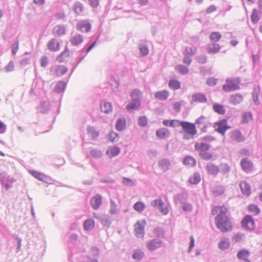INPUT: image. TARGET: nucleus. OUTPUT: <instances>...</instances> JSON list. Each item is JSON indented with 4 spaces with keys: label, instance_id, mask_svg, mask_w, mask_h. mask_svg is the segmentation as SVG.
Returning a JSON list of instances; mask_svg holds the SVG:
<instances>
[{
    "label": "nucleus",
    "instance_id": "f257e3e1",
    "mask_svg": "<svg viewBox=\"0 0 262 262\" xmlns=\"http://www.w3.org/2000/svg\"><path fill=\"white\" fill-rule=\"evenodd\" d=\"M212 213L213 215L218 214L215 221L216 227L222 232H228L232 230V224L230 219L227 216V209L225 206L215 207L213 208Z\"/></svg>",
    "mask_w": 262,
    "mask_h": 262
},
{
    "label": "nucleus",
    "instance_id": "f03ea898",
    "mask_svg": "<svg viewBox=\"0 0 262 262\" xmlns=\"http://www.w3.org/2000/svg\"><path fill=\"white\" fill-rule=\"evenodd\" d=\"M181 126L185 133L183 137L185 139H193L197 134L196 126L194 123L182 121Z\"/></svg>",
    "mask_w": 262,
    "mask_h": 262
},
{
    "label": "nucleus",
    "instance_id": "7ed1b4c3",
    "mask_svg": "<svg viewBox=\"0 0 262 262\" xmlns=\"http://www.w3.org/2000/svg\"><path fill=\"white\" fill-rule=\"evenodd\" d=\"M241 83V79L238 77L234 78H227L226 84L222 86L223 90L225 92H230L237 91L240 89L239 84Z\"/></svg>",
    "mask_w": 262,
    "mask_h": 262
},
{
    "label": "nucleus",
    "instance_id": "20e7f679",
    "mask_svg": "<svg viewBox=\"0 0 262 262\" xmlns=\"http://www.w3.org/2000/svg\"><path fill=\"white\" fill-rule=\"evenodd\" d=\"M213 127L215 128V132L220 133L222 136H224L226 130L230 128V126L227 125V121L225 119L215 122Z\"/></svg>",
    "mask_w": 262,
    "mask_h": 262
},
{
    "label": "nucleus",
    "instance_id": "39448f33",
    "mask_svg": "<svg viewBox=\"0 0 262 262\" xmlns=\"http://www.w3.org/2000/svg\"><path fill=\"white\" fill-rule=\"evenodd\" d=\"M242 227L248 231L253 230L255 228V222L250 215H246L241 222Z\"/></svg>",
    "mask_w": 262,
    "mask_h": 262
},
{
    "label": "nucleus",
    "instance_id": "423d86ee",
    "mask_svg": "<svg viewBox=\"0 0 262 262\" xmlns=\"http://www.w3.org/2000/svg\"><path fill=\"white\" fill-rule=\"evenodd\" d=\"M76 29L82 32H88L91 29V24L88 20H80L76 24Z\"/></svg>",
    "mask_w": 262,
    "mask_h": 262
},
{
    "label": "nucleus",
    "instance_id": "0eeeda50",
    "mask_svg": "<svg viewBox=\"0 0 262 262\" xmlns=\"http://www.w3.org/2000/svg\"><path fill=\"white\" fill-rule=\"evenodd\" d=\"M162 241L159 238H154L148 241L146 247L149 251H154L162 246Z\"/></svg>",
    "mask_w": 262,
    "mask_h": 262
},
{
    "label": "nucleus",
    "instance_id": "6e6552de",
    "mask_svg": "<svg viewBox=\"0 0 262 262\" xmlns=\"http://www.w3.org/2000/svg\"><path fill=\"white\" fill-rule=\"evenodd\" d=\"M240 164L242 169L245 172L248 173L252 169L253 163L247 158H243L241 161Z\"/></svg>",
    "mask_w": 262,
    "mask_h": 262
},
{
    "label": "nucleus",
    "instance_id": "1a4fd4ad",
    "mask_svg": "<svg viewBox=\"0 0 262 262\" xmlns=\"http://www.w3.org/2000/svg\"><path fill=\"white\" fill-rule=\"evenodd\" d=\"M230 137L231 140L238 143L242 142L245 141L244 137L243 136L241 132L238 129H235L231 132L230 133Z\"/></svg>",
    "mask_w": 262,
    "mask_h": 262
},
{
    "label": "nucleus",
    "instance_id": "9d476101",
    "mask_svg": "<svg viewBox=\"0 0 262 262\" xmlns=\"http://www.w3.org/2000/svg\"><path fill=\"white\" fill-rule=\"evenodd\" d=\"M188 194L185 193H180L174 195L173 200L176 205L185 204L187 201Z\"/></svg>",
    "mask_w": 262,
    "mask_h": 262
},
{
    "label": "nucleus",
    "instance_id": "9b49d317",
    "mask_svg": "<svg viewBox=\"0 0 262 262\" xmlns=\"http://www.w3.org/2000/svg\"><path fill=\"white\" fill-rule=\"evenodd\" d=\"M102 204V197L101 195L97 194L94 196L91 200V205L94 210H97L99 208Z\"/></svg>",
    "mask_w": 262,
    "mask_h": 262
},
{
    "label": "nucleus",
    "instance_id": "f8f14e48",
    "mask_svg": "<svg viewBox=\"0 0 262 262\" xmlns=\"http://www.w3.org/2000/svg\"><path fill=\"white\" fill-rule=\"evenodd\" d=\"M206 169L209 174L213 176H216L220 172L219 166L211 162H209L207 164Z\"/></svg>",
    "mask_w": 262,
    "mask_h": 262
},
{
    "label": "nucleus",
    "instance_id": "ddd939ff",
    "mask_svg": "<svg viewBox=\"0 0 262 262\" xmlns=\"http://www.w3.org/2000/svg\"><path fill=\"white\" fill-rule=\"evenodd\" d=\"M171 165L169 159L167 158H163L158 162L159 167L164 172L167 171Z\"/></svg>",
    "mask_w": 262,
    "mask_h": 262
},
{
    "label": "nucleus",
    "instance_id": "4468645a",
    "mask_svg": "<svg viewBox=\"0 0 262 262\" xmlns=\"http://www.w3.org/2000/svg\"><path fill=\"white\" fill-rule=\"evenodd\" d=\"M239 187L242 193L245 195L249 196L251 193V186L246 181H242L239 183Z\"/></svg>",
    "mask_w": 262,
    "mask_h": 262
},
{
    "label": "nucleus",
    "instance_id": "2eb2a0df",
    "mask_svg": "<svg viewBox=\"0 0 262 262\" xmlns=\"http://www.w3.org/2000/svg\"><path fill=\"white\" fill-rule=\"evenodd\" d=\"M221 47L219 44L215 42L209 43L206 46V50L209 54H216L220 50Z\"/></svg>",
    "mask_w": 262,
    "mask_h": 262
},
{
    "label": "nucleus",
    "instance_id": "dca6fc26",
    "mask_svg": "<svg viewBox=\"0 0 262 262\" xmlns=\"http://www.w3.org/2000/svg\"><path fill=\"white\" fill-rule=\"evenodd\" d=\"M135 232L138 237H143L144 235V227L139 221L135 225Z\"/></svg>",
    "mask_w": 262,
    "mask_h": 262
},
{
    "label": "nucleus",
    "instance_id": "f3484780",
    "mask_svg": "<svg viewBox=\"0 0 262 262\" xmlns=\"http://www.w3.org/2000/svg\"><path fill=\"white\" fill-rule=\"evenodd\" d=\"M48 49L51 52H56L59 50V43L55 38H53L48 42Z\"/></svg>",
    "mask_w": 262,
    "mask_h": 262
},
{
    "label": "nucleus",
    "instance_id": "a211bd4d",
    "mask_svg": "<svg viewBox=\"0 0 262 262\" xmlns=\"http://www.w3.org/2000/svg\"><path fill=\"white\" fill-rule=\"evenodd\" d=\"M243 100V96L239 93L232 95L229 98L230 102L235 105L240 103Z\"/></svg>",
    "mask_w": 262,
    "mask_h": 262
},
{
    "label": "nucleus",
    "instance_id": "6ab92c4d",
    "mask_svg": "<svg viewBox=\"0 0 262 262\" xmlns=\"http://www.w3.org/2000/svg\"><path fill=\"white\" fill-rule=\"evenodd\" d=\"M66 29L64 25H59L54 27L53 34L55 36H60L66 34Z\"/></svg>",
    "mask_w": 262,
    "mask_h": 262
},
{
    "label": "nucleus",
    "instance_id": "aec40b11",
    "mask_svg": "<svg viewBox=\"0 0 262 262\" xmlns=\"http://www.w3.org/2000/svg\"><path fill=\"white\" fill-rule=\"evenodd\" d=\"M120 152V148L117 146L110 147L106 151V154L110 157L113 158L118 156Z\"/></svg>",
    "mask_w": 262,
    "mask_h": 262
},
{
    "label": "nucleus",
    "instance_id": "412c9836",
    "mask_svg": "<svg viewBox=\"0 0 262 262\" xmlns=\"http://www.w3.org/2000/svg\"><path fill=\"white\" fill-rule=\"evenodd\" d=\"M156 135L158 138L162 139L168 137L170 135V132L166 128H162L157 130Z\"/></svg>",
    "mask_w": 262,
    "mask_h": 262
},
{
    "label": "nucleus",
    "instance_id": "4be33fe9",
    "mask_svg": "<svg viewBox=\"0 0 262 262\" xmlns=\"http://www.w3.org/2000/svg\"><path fill=\"white\" fill-rule=\"evenodd\" d=\"M126 127V119L124 118H119L117 120L116 123V128L119 132H122L125 129Z\"/></svg>",
    "mask_w": 262,
    "mask_h": 262
},
{
    "label": "nucleus",
    "instance_id": "5701e85b",
    "mask_svg": "<svg viewBox=\"0 0 262 262\" xmlns=\"http://www.w3.org/2000/svg\"><path fill=\"white\" fill-rule=\"evenodd\" d=\"M94 216L95 217L98 218L101 223V224L105 227L108 228L112 223V220L111 217L108 215H103L99 217H97L95 216V213H94Z\"/></svg>",
    "mask_w": 262,
    "mask_h": 262
},
{
    "label": "nucleus",
    "instance_id": "b1692460",
    "mask_svg": "<svg viewBox=\"0 0 262 262\" xmlns=\"http://www.w3.org/2000/svg\"><path fill=\"white\" fill-rule=\"evenodd\" d=\"M169 95V92L166 90H164L157 92L155 93L154 96L157 99L164 101L168 98Z\"/></svg>",
    "mask_w": 262,
    "mask_h": 262
},
{
    "label": "nucleus",
    "instance_id": "393cba45",
    "mask_svg": "<svg viewBox=\"0 0 262 262\" xmlns=\"http://www.w3.org/2000/svg\"><path fill=\"white\" fill-rule=\"evenodd\" d=\"M73 10L76 15H80L84 11V6L81 3L76 1L73 6Z\"/></svg>",
    "mask_w": 262,
    "mask_h": 262
},
{
    "label": "nucleus",
    "instance_id": "a878e982",
    "mask_svg": "<svg viewBox=\"0 0 262 262\" xmlns=\"http://www.w3.org/2000/svg\"><path fill=\"white\" fill-rule=\"evenodd\" d=\"M211 146L204 142L196 143L194 145L195 149L197 151H206L210 149Z\"/></svg>",
    "mask_w": 262,
    "mask_h": 262
},
{
    "label": "nucleus",
    "instance_id": "bb28decb",
    "mask_svg": "<svg viewBox=\"0 0 262 262\" xmlns=\"http://www.w3.org/2000/svg\"><path fill=\"white\" fill-rule=\"evenodd\" d=\"M192 100L194 102L206 103L207 101L206 96L202 93L194 94L192 96Z\"/></svg>",
    "mask_w": 262,
    "mask_h": 262
},
{
    "label": "nucleus",
    "instance_id": "cd10ccee",
    "mask_svg": "<svg viewBox=\"0 0 262 262\" xmlns=\"http://www.w3.org/2000/svg\"><path fill=\"white\" fill-rule=\"evenodd\" d=\"M141 105V102L139 100H132L126 106L127 111L130 112L138 108Z\"/></svg>",
    "mask_w": 262,
    "mask_h": 262
},
{
    "label": "nucleus",
    "instance_id": "c85d7f7f",
    "mask_svg": "<svg viewBox=\"0 0 262 262\" xmlns=\"http://www.w3.org/2000/svg\"><path fill=\"white\" fill-rule=\"evenodd\" d=\"M182 121L178 120H164L162 123L165 126H169L172 127L181 126Z\"/></svg>",
    "mask_w": 262,
    "mask_h": 262
},
{
    "label": "nucleus",
    "instance_id": "c756f323",
    "mask_svg": "<svg viewBox=\"0 0 262 262\" xmlns=\"http://www.w3.org/2000/svg\"><path fill=\"white\" fill-rule=\"evenodd\" d=\"M83 40V37L81 34H76L72 36L70 39V42L73 46H77L80 45Z\"/></svg>",
    "mask_w": 262,
    "mask_h": 262
},
{
    "label": "nucleus",
    "instance_id": "7c9ffc66",
    "mask_svg": "<svg viewBox=\"0 0 262 262\" xmlns=\"http://www.w3.org/2000/svg\"><path fill=\"white\" fill-rule=\"evenodd\" d=\"M144 256V251L140 249H135L134 251L133 255H132V258L134 260L139 261L143 258Z\"/></svg>",
    "mask_w": 262,
    "mask_h": 262
},
{
    "label": "nucleus",
    "instance_id": "2f4dec72",
    "mask_svg": "<svg viewBox=\"0 0 262 262\" xmlns=\"http://www.w3.org/2000/svg\"><path fill=\"white\" fill-rule=\"evenodd\" d=\"M103 155L102 151L98 149L92 148L90 151V155L94 159H100Z\"/></svg>",
    "mask_w": 262,
    "mask_h": 262
},
{
    "label": "nucleus",
    "instance_id": "473e14b6",
    "mask_svg": "<svg viewBox=\"0 0 262 262\" xmlns=\"http://www.w3.org/2000/svg\"><path fill=\"white\" fill-rule=\"evenodd\" d=\"M230 243L228 238L222 239L219 243V248L222 250H225L230 247Z\"/></svg>",
    "mask_w": 262,
    "mask_h": 262
},
{
    "label": "nucleus",
    "instance_id": "72a5a7b5",
    "mask_svg": "<svg viewBox=\"0 0 262 262\" xmlns=\"http://www.w3.org/2000/svg\"><path fill=\"white\" fill-rule=\"evenodd\" d=\"M87 132L88 134L94 140H96L99 135V132L96 130L93 126H88L87 128Z\"/></svg>",
    "mask_w": 262,
    "mask_h": 262
},
{
    "label": "nucleus",
    "instance_id": "f704fd0d",
    "mask_svg": "<svg viewBox=\"0 0 262 262\" xmlns=\"http://www.w3.org/2000/svg\"><path fill=\"white\" fill-rule=\"evenodd\" d=\"M66 87V83L63 81H58L54 88V91L57 93H61L64 92Z\"/></svg>",
    "mask_w": 262,
    "mask_h": 262
},
{
    "label": "nucleus",
    "instance_id": "c9c22d12",
    "mask_svg": "<svg viewBox=\"0 0 262 262\" xmlns=\"http://www.w3.org/2000/svg\"><path fill=\"white\" fill-rule=\"evenodd\" d=\"M95 227V222L91 219L86 220L83 223V228L85 230L89 231L93 229Z\"/></svg>",
    "mask_w": 262,
    "mask_h": 262
},
{
    "label": "nucleus",
    "instance_id": "e433bc0d",
    "mask_svg": "<svg viewBox=\"0 0 262 262\" xmlns=\"http://www.w3.org/2000/svg\"><path fill=\"white\" fill-rule=\"evenodd\" d=\"M207 123H208V120L207 118L202 115L195 120L194 124L198 128H200L204 124Z\"/></svg>",
    "mask_w": 262,
    "mask_h": 262
},
{
    "label": "nucleus",
    "instance_id": "4c0bfd02",
    "mask_svg": "<svg viewBox=\"0 0 262 262\" xmlns=\"http://www.w3.org/2000/svg\"><path fill=\"white\" fill-rule=\"evenodd\" d=\"M101 110L105 113H109L112 111V105L110 102H104L101 104Z\"/></svg>",
    "mask_w": 262,
    "mask_h": 262
},
{
    "label": "nucleus",
    "instance_id": "58836bf2",
    "mask_svg": "<svg viewBox=\"0 0 262 262\" xmlns=\"http://www.w3.org/2000/svg\"><path fill=\"white\" fill-rule=\"evenodd\" d=\"M139 49L140 51V54L142 57L147 56L149 53V49L148 46L144 43H141L139 46Z\"/></svg>",
    "mask_w": 262,
    "mask_h": 262
},
{
    "label": "nucleus",
    "instance_id": "ea45409f",
    "mask_svg": "<svg viewBox=\"0 0 262 262\" xmlns=\"http://www.w3.org/2000/svg\"><path fill=\"white\" fill-rule=\"evenodd\" d=\"M260 92V89L259 86H254L253 92H252V96L253 99V101L255 104H259V101L258 100L259 93Z\"/></svg>",
    "mask_w": 262,
    "mask_h": 262
},
{
    "label": "nucleus",
    "instance_id": "a19ab883",
    "mask_svg": "<svg viewBox=\"0 0 262 262\" xmlns=\"http://www.w3.org/2000/svg\"><path fill=\"white\" fill-rule=\"evenodd\" d=\"M222 37V34L219 32H211L209 35V39L212 42L219 41Z\"/></svg>",
    "mask_w": 262,
    "mask_h": 262
},
{
    "label": "nucleus",
    "instance_id": "79ce46f5",
    "mask_svg": "<svg viewBox=\"0 0 262 262\" xmlns=\"http://www.w3.org/2000/svg\"><path fill=\"white\" fill-rule=\"evenodd\" d=\"M130 95L132 100H139L140 101L142 97V93L139 89L133 90Z\"/></svg>",
    "mask_w": 262,
    "mask_h": 262
},
{
    "label": "nucleus",
    "instance_id": "37998d69",
    "mask_svg": "<svg viewBox=\"0 0 262 262\" xmlns=\"http://www.w3.org/2000/svg\"><path fill=\"white\" fill-rule=\"evenodd\" d=\"M168 86L173 90H176L181 88V83L177 80H170L168 83Z\"/></svg>",
    "mask_w": 262,
    "mask_h": 262
},
{
    "label": "nucleus",
    "instance_id": "c03bdc74",
    "mask_svg": "<svg viewBox=\"0 0 262 262\" xmlns=\"http://www.w3.org/2000/svg\"><path fill=\"white\" fill-rule=\"evenodd\" d=\"M220 172L223 174H227L231 170V168L227 163H222L219 166Z\"/></svg>",
    "mask_w": 262,
    "mask_h": 262
},
{
    "label": "nucleus",
    "instance_id": "a18cd8bd",
    "mask_svg": "<svg viewBox=\"0 0 262 262\" xmlns=\"http://www.w3.org/2000/svg\"><path fill=\"white\" fill-rule=\"evenodd\" d=\"M201 181L200 174L198 172H195L193 176L189 179V182L191 184H197Z\"/></svg>",
    "mask_w": 262,
    "mask_h": 262
},
{
    "label": "nucleus",
    "instance_id": "49530a36",
    "mask_svg": "<svg viewBox=\"0 0 262 262\" xmlns=\"http://www.w3.org/2000/svg\"><path fill=\"white\" fill-rule=\"evenodd\" d=\"M249 256V252L246 249L239 251L237 254V257L239 259L246 260Z\"/></svg>",
    "mask_w": 262,
    "mask_h": 262
},
{
    "label": "nucleus",
    "instance_id": "de8ad7c7",
    "mask_svg": "<svg viewBox=\"0 0 262 262\" xmlns=\"http://www.w3.org/2000/svg\"><path fill=\"white\" fill-rule=\"evenodd\" d=\"M212 191L214 195L219 196L224 193L225 188L223 186H216L213 188Z\"/></svg>",
    "mask_w": 262,
    "mask_h": 262
},
{
    "label": "nucleus",
    "instance_id": "09e8293b",
    "mask_svg": "<svg viewBox=\"0 0 262 262\" xmlns=\"http://www.w3.org/2000/svg\"><path fill=\"white\" fill-rule=\"evenodd\" d=\"M67 72V68L64 66H58L56 67L55 72L58 76H62Z\"/></svg>",
    "mask_w": 262,
    "mask_h": 262
},
{
    "label": "nucleus",
    "instance_id": "8fccbe9b",
    "mask_svg": "<svg viewBox=\"0 0 262 262\" xmlns=\"http://www.w3.org/2000/svg\"><path fill=\"white\" fill-rule=\"evenodd\" d=\"M199 155L202 159L206 161L211 160L213 158V155L207 151H200L199 152Z\"/></svg>",
    "mask_w": 262,
    "mask_h": 262
},
{
    "label": "nucleus",
    "instance_id": "3c124183",
    "mask_svg": "<svg viewBox=\"0 0 262 262\" xmlns=\"http://www.w3.org/2000/svg\"><path fill=\"white\" fill-rule=\"evenodd\" d=\"M252 114L250 112H246L243 114L242 116V123L243 124L247 123L252 119Z\"/></svg>",
    "mask_w": 262,
    "mask_h": 262
},
{
    "label": "nucleus",
    "instance_id": "603ef678",
    "mask_svg": "<svg viewBox=\"0 0 262 262\" xmlns=\"http://www.w3.org/2000/svg\"><path fill=\"white\" fill-rule=\"evenodd\" d=\"M213 108L214 112L219 114L223 115L225 113V110L223 105L215 103L213 104Z\"/></svg>",
    "mask_w": 262,
    "mask_h": 262
},
{
    "label": "nucleus",
    "instance_id": "864d4df0",
    "mask_svg": "<svg viewBox=\"0 0 262 262\" xmlns=\"http://www.w3.org/2000/svg\"><path fill=\"white\" fill-rule=\"evenodd\" d=\"M29 172L32 176H33L34 178H36L38 180L44 181L45 178L46 177L42 173L34 170H30Z\"/></svg>",
    "mask_w": 262,
    "mask_h": 262
},
{
    "label": "nucleus",
    "instance_id": "5fc2aeb1",
    "mask_svg": "<svg viewBox=\"0 0 262 262\" xmlns=\"http://www.w3.org/2000/svg\"><path fill=\"white\" fill-rule=\"evenodd\" d=\"M40 111L42 114L47 113L50 110V107L48 102L46 101H42L40 103Z\"/></svg>",
    "mask_w": 262,
    "mask_h": 262
},
{
    "label": "nucleus",
    "instance_id": "6e6d98bb",
    "mask_svg": "<svg viewBox=\"0 0 262 262\" xmlns=\"http://www.w3.org/2000/svg\"><path fill=\"white\" fill-rule=\"evenodd\" d=\"M176 71L182 75H185L188 73V69L184 65L180 64L176 67Z\"/></svg>",
    "mask_w": 262,
    "mask_h": 262
},
{
    "label": "nucleus",
    "instance_id": "4d7b16f0",
    "mask_svg": "<svg viewBox=\"0 0 262 262\" xmlns=\"http://www.w3.org/2000/svg\"><path fill=\"white\" fill-rule=\"evenodd\" d=\"M248 210L254 215H257L260 212V209L258 206L255 204H251L248 206Z\"/></svg>",
    "mask_w": 262,
    "mask_h": 262
},
{
    "label": "nucleus",
    "instance_id": "13d9d810",
    "mask_svg": "<svg viewBox=\"0 0 262 262\" xmlns=\"http://www.w3.org/2000/svg\"><path fill=\"white\" fill-rule=\"evenodd\" d=\"M145 208V204L141 202H138L134 205V209L138 212H141L143 211Z\"/></svg>",
    "mask_w": 262,
    "mask_h": 262
},
{
    "label": "nucleus",
    "instance_id": "bf43d9fd",
    "mask_svg": "<svg viewBox=\"0 0 262 262\" xmlns=\"http://www.w3.org/2000/svg\"><path fill=\"white\" fill-rule=\"evenodd\" d=\"M251 19L254 24L257 23L259 20L258 11L256 9L253 10V12L251 16Z\"/></svg>",
    "mask_w": 262,
    "mask_h": 262
},
{
    "label": "nucleus",
    "instance_id": "052dcab7",
    "mask_svg": "<svg viewBox=\"0 0 262 262\" xmlns=\"http://www.w3.org/2000/svg\"><path fill=\"white\" fill-rule=\"evenodd\" d=\"M108 137L109 140L112 142H117L119 140L118 134L113 131L109 133Z\"/></svg>",
    "mask_w": 262,
    "mask_h": 262
},
{
    "label": "nucleus",
    "instance_id": "680f3d73",
    "mask_svg": "<svg viewBox=\"0 0 262 262\" xmlns=\"http://www.w3.org/2000/svg\"><path fill=\"white\" fill-rule=\"evenodd\" d=\"M40 89V88L37 86V83L35 81H34L32 88L30 91V93L31 95L34 94L35 95H37L39 93V90Z\"/></svg>",
    "mask_w": 262,
    "mask_h": 262
},
{
    "label": "nucleus",
    "instance_id": "e2e57ef3",
    "mask_svg": "<svg viewBox=\"0 0 262 262\" xmlns=\"http://www.w3.org/2000/svg\"><path fill=\"white\" fill-rule=\"evenodd\" d=\"M245 234L240 232H238L234 235L232 237V240L235 243H238L244 239Z\"/></svg>",
    "mask_w": 262,
    "mask_h": 262
},
{
    "label": "nucleus",
    "instance_id": "0e129e2a",
    "mask_svg": "<svg viewBox=\"0 0 262 262\" xmlns=\"http://www.w3.org/2000/svg\"><path fill=\"white\" fill-rule=\"evenodd\" d=\"M183 163L185 165H193L195 163V159L190 156H188L183 159Z\"/></svg>",
    "mask_w": 262,
    "mask_h": 262
},
{
    "label": "nucleus",
    "instance_id": "69168bd1",
    "mask_svg": "<svg viewBox=\"0 0 262 262\" xmlns=\"http://www.w3.org/2000/svg\"><path fill=\"white\" fill-rule=\"evenodd\" d=\"M196 49L195 47H186L185 50L184 55L192 56L195 53Z\"/></svg>",
    "mask_w": 262,
    "mask_h": 262
},
{
    "label": "nucleus",
    "instance_id": "338daca9",
    "mask_svg": "<svg viewBox=\"0 0 262 262\" xmlns=\"http://www.w3.org/2000/svg\"><path fill=\"white\" fill-rule=\"evenodd\" d=\"M154 232L158 237H163L164 235V231L163 229L162 228L159 227H156L154 229Z\"/></svg>",
    "mask_w": 262,
    "mask_h": 262
},
{
    "label": "nucleus",
    "instance_id": "774afa93",
    "mask_svg": "<svg viewBox=\"0 0 262 262\" xmlns=\"http://www.w3.org/2000/svg\"><path fill=\"white\" fill-rule=\"evenodd\" d=\"M163 201L160 199H155L152 201L151 203V205L152 207L158 209L159 207H161V205H163Z\"/></svg>",
    "mask_w": 262,
    "mask_h": 262
}]
</instances>
